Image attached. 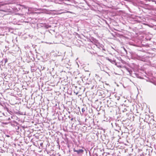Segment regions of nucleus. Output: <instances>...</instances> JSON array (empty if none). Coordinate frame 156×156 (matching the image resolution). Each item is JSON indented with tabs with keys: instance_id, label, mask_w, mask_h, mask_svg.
I'll list each match as a JSON object with an SVG mask.
<instances>
[{
	"instance_id": "nucleus-5",
	"label": "nucleus",
	"mask_w": 156,
	"mask_h": 156,
	"mask_svg": "<svg viewBox=\"0 0 156 156\" xmlns=\"http://www.w3.org/2000/svg\"><path fill=\"white\" fill-rule=\"evenodd\" d=\"M64 13V12H61V13H58V14H62V13Z\"/></svg>"
},
{
	"instance_id": "nucleus-4",
	"label": "nucleus",
	"mask_w": 156,
	"mask_h": 156,
	"mask_svg": "<svg viewBox=\"0 0 156 156\" xmlns=\"http://www.w3.org/2000/svg\"><path fill=\"white\" fill-rule=\"evenodd\" d=\"M67 12L70 13H73L72 12H70V11H67Z\"/></svg>"
},
{
	"instance_id": "nucleus-2",
	"label": "nucleus",
	"mask_w": 156,
	"mask_h": 156,
	"mask_svg": "<svg viewBox=\"0 0 156 156\" xmlns=\"http://www.w3.org/2000/svg\"><path fill=\"white\" fill-rule=\"evenodd\" d=\"M4 61H5V63H7V62H8V59H7V58H6L5 59H4Z\"/></svg>"
},
{
	"instance_id": "nucleus-6",
	"label": "nucleus",
	"mask_w": 156,
	"mask_h": 156,
	"mask_svg": "<svg viewBox=\"0 0 156 156\" xmlns=\"http://www.w3.org/2000/svg\"><path fill=\"white\" fill-rule=\"evenodd\" d=\"M71 121L73 120V118H71Z\"/></svg>"
},
{
	"instance_id": "nucleus-1",
	"label": "nucleus",
	"mask_w": 156,
	"mask_h": 156,
	"mask_svg": "<svg viewBox=\"0 0 156 156\" xmlns=\"http://www.w3.org/2000/svg\"><path fill=\"white\" fill-rule=\"evenodd\" d=\"M74 152H76L78 154L80 153H83V150L82 149H79L78 150H76L75 148L73 149Z\"/></svg>"
},
{
	"instance_id": "nucleus-3",
	"label": "nucleus",
	"mask_w": 156,
	"mask_h": 156,
	"mask_svg": "<svg viewBox=\"0 0 156 156\" xmlns=\"http://www.w3.org/2000/svg\"><path fill=\"white\" fill-rule=\"evenodd\" d=\"M82 112H84L85 111V109L84 108H83L82 109Z\"/></svg>"
},
{
	"instance_id": "nucleus-7",
	"label": "nucleus",
	"mask_w": 156,
	"mask_h": 156,
	"mask_svg": "<svg viewBox=\"0 0 156 156\" xmlns=\"http://www.w3.org/2000/svg\"><path fill=\"white\" fill-rule=\"evenodd\" d=\"M49 27H51V26H49Z\"/></svg>"
}]
</instances>
